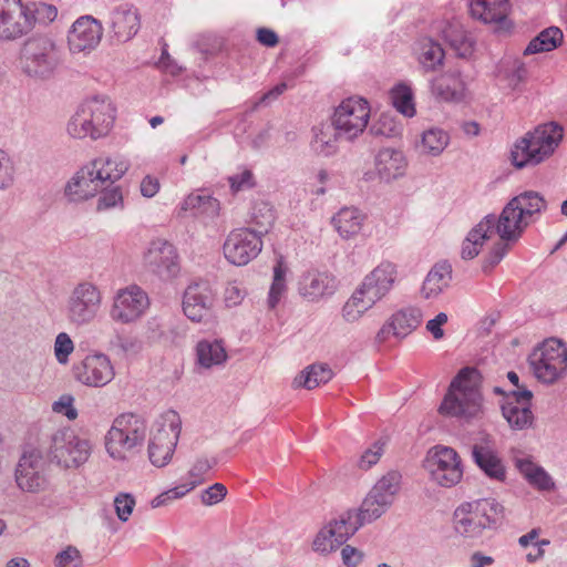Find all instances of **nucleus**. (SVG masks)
Here are the masks:
<instances>
[{"instance_id":"obj_1","label":"nucleus","mask_w":567,"mask_h":567,"mask_svg":"<svg viewBox=\"0 0 567 567\" xmlns=\"http://www.w3.org/2000/svg\"><path fill=\"white\" fill-rule=\"evenodd\" d=\"M481 374L473 367H465L452 380L439 408L440 414L470 422L482 411V394L478 388Z\"/></svg>"},{"instance_id":"obj_2","label":"nucleus","mask_w":567,"mask_h":567,"mask_svg":"<svg viewBox=\"0 0 567 567\" xmlns=\"http://www.w3.org/2000/svg\"><path fill=\"white\" fill-rule=\"evenodd\" d=\"M63 62L62 49L49 37L29 38L19 51L17 70L33 82L53 79Z\"/></svg>"},{"instance_id":"obj_3","label":"nucleus","mask_w":567,"mask_h":567,"mask_svg":"<svg viewBox=\"0 0 567 567\" xmlns=\"http://www.w3.org/2000/svg\"><path fill=\"white\" fill-rule=\"evenodd\" d=\"M505 508L494 498H482L460 505L454 512V528L467 538H477L484 529L497 528Z\"/></svg>"},{"instance_id":"obj_4","label":"nucleus","mask_w":567,"mask_h":567,"mask_svg":"<svg viewBox=\"0 0 567 567\" xmlns=\"http://www.w3.org/2000/svg\"><path fill=\"white\" fill-rule=\"evenodd\" d=\"M563 138V128L556 123L537 126L517 141L512 150V163L517 168L537 165L550 156Z\"/></svg>"},{"instance_id":"obj_5","label":"nucleus","mask_w":567,"mask_h":567,"mask_svg":"<svg viewBox=\"0 0 567 567\" xmlns=\"http://www.w3.org/2000/svg\"><path fill=\"white\" fill-rule=\"evenodd\" d=\"M115 110L105 96H94L83 102L71 118L68 131L78 138L93 140L105 136L113 126Z\"/></svg>"},{"instance_id":"obj_6","label":"nucleus","mask_w":567,"mask_h":567,"mask_svg":"<svg viewBox=\"0 0 567 567\" xmlns=\"http://www.w3.org/2000/svg\"><path fill=\"white\" fill-rule=\"evenodd\" d=\"M545 206L544 197L537 192L527 190L513 197L496 218V234L503 241H516L528 225L525 217L539 213Z\"/></svg>"},{"instance_id":"obj_7","label":"nucleus","mask_w":567,"mask_h":567,"mask_svg":"<svg viewBox=\"0 0 567 567\" xmlns=\"http://www.w3.org/2000/svg\"><path fill=\"white\" fill-rule=\"evenodd\" d=\"M146 435L145 422L133 413L117 416L105 436V447L111 457L123 460L125 453L142 445Z\"/></svg>"},{"instance_id":"obj_8","label":"nucleus","mask_w":567,"mask_h":567,"mask_svg":"<svg viewBox=\"0 0 567 567\" xmlns=\"http://www.w3.org/2000/svg\"><path fill=\"white\" fill-rule=\"evenodd\" d=\"M155 431L148 443V457L153 465L165 466L172 458L177 445L182 421L178 413L168 410L155 422Z\"/></svg>"},{"instance_id":"obj_9","label":"nucleus","mask_w":567,"mask_h":567,"mask_svg":"<svg viewBox=\"0 0 567 567\" xmlns=\"http://www.w3.org/2000/svg\"><path fill=\"white\" fill-rule=\"evenodd\" d=\"M102 305V293L96 285L81 281L70 291L65 303L68 320L76 326L91 323L97 316Z\"/></svg>"},{"instance_id":"obj_10","label":"nucleus","mask_w":567,"mask_h":567,"mask_svg":"<svg viewBox=\"0 0 567 567\" xmlns=\"http://www.w3.org/2000/svg\"><path fill=\"white\" fill-rule=\"evenodd\" d=\"M534 375L543 383H554L567 369V349L557 339L545 341L529 355Z\"/></svg>"},{"instance_id":"obj_11","label":"nucleus","mask_w":567,"mask_h":567,"mask_svg":"<svg viewBox=\"0 0 567 567\" xmlns=\"http://www.w3.org/2000/svg\"><path fill=\"white\" fill-rule=\"evenodd\" d=\"M91 450L89 440L76 436L71 429H61L52 435L50 456L65 468L78 467L87 461Z\"/></svg>"},{"instance_id":"obj_12","label":"nucleus","mask_w":567,"mask_h":567,"mask_svg":"<svg viewBox=\"0 0 567 567\" xmlns=\"http://www.w3.org/2000/svg\"><path fill=\"white\" fill-rule=\"evenodd\" d=\"M370 117V107L365 100L350 97L341 102L334 110L331 123L338 134L346 141L358 137L367 127Z\"/></svg>"},{"instance_id":"obj_13","label":"nucleus","mask_w":567,"mask_h":567,"mask_svg":"<svg viewBox=\"0 0 567 567\" xmlns=\"http://www.w3.org/2000/svg\"><path fill=\"white\" fill-rule=\"evenodd\" d=\"M261 248V238L250 228L230 231L223 246L225 258L236 266L247 265L259 255Z\"/></svg>"},{"instance_id":"obj_14","label":"nucleus","mask_w":567,"mask_h":567,"mask_svg":"<svg viewBox=\"0 0 567 567\" xmlns=\"http://www.w3.org/2000/svg\"><path fill=\"white\" fill-rule=\"evenodd\" d=\"M47 463L40 452L32 450L22 454L16 468L18 486L29 493H38L47 487Z\"/></svg>"},{"instance_id":"obj_15","label":"nucleus","mask_w":567,"mask_h":567,"mask_svg":"<svg viewBox=\"0 0 567 567\" xmlns=\"http://www.w3.org/2000/svg\"><path fill=\"white\" fill-rule=\"evenodd\" d=\"M426 467L433 481L444 487L457 484L463 475L456 451L447 446L437 447L435 453L427 457Z\"/></svg>"},{"instance_id":"obj_16","label":"nucleus","mask_w":567,"mask_h":567,"mask_svg":"<svg viewBox=\"0 0 567 567\" xmlns=\"http://www.w3.org/2000/svg\"><path fill=\"white\" fill-rule=\"evenodd\" d=\"M31 32L22 0H0V40L14 41Z\"/></svg>"},{"instance_id":"obj_17","label":"nucleus","mask_w":567,"mask_h":567,"mask_svg":"<svg viewBox=\"0 0 567 567\" xmlns=\"http://www.w3.org/2000/svg\"><path fill=\"white\" fill-rule=\"evenodd\" d=\"M147 307V295L140 287L130 286L117 292L110 316L114 321L131 323L138 319Z\"/></svg>"},{"instance_id":"obj_18","label":"nucleus","mask_w":567,"mask_h":567,"mask_svg":"<svg viewBox=\"0 0 567 567\" xmlns=\"http://www.w3.org/2000/svg\"><path fill=\"white\" fill-rule=\"evenodd\" d=\"M73 371L79 382L94 388L109 384L115 377L110 358L100 352L86 355L80 364L74 367Z\"/></svg>"},{"instance_id":"obj_19","label":"nucleus","mask_w":567,"mask_h":567,"mask_svg":"<svg viewBox=\"0 0 567 567\" xmlns=\"http://www.w3.org/2000/svg\"><path fill=\"white\" fill-rule=\"evenodd\" d=\"M396 278L395 266L391 262H382L367 275L361 285L355 289L373 307L392 289Z\"/></svg>"},{"instance_id":"obj_20","label":"nucleus","mask_w":567,"mask_h":567,"mask_svg":"<svg viewBox=\"0 0 567 567\" xmlns=\"http://www.w3.org/2000/svg\"><path fill=\"white\" fill-rule=\"evenodd\" d=\"M146 261L152 271L164 280L176 277L181 269L175 247L165 240L152 243L146 254Z\"/></svg>"},{"instance_id":"obj_21","label":"nucleus","mask_w":567,"mask_h":567,"mask_svg":"<svg viewBox=\"0 0 567 567\" xmlns=\"http://www.w3.org/2000/svg\"><path fill=\"white\" fill-rule=\"evenodd\" d=\"M140 28L138 10L132 3H121L110 12V33L116 42L130 41Z\"/></svg>"},{"instance_id":"obj_22","label":"nucleus","mask_w":567,"mask_h":567,"mask_svg":"<svg viewBox=\"0 0 567 567\" xmlns=\"http://www.w3.org/2000/svg\"><path fill=\"white\" fill-rule=\"evenodd\" d=\"M103 28L92 17H81L72 25L68 35L71 52L80 53L94 49L101 41Z\"/></svg>"},{"instance_id":"obj_23","label":"nucleus","mask_w":567,"mask_h":567,"mask_svg":"<svg viewBox=\"0 0 567 567\" xmlns=\"http://www.w3.org/2000/svg\"><path fill=\"white\" fill-rule=\"evenodd\" d=\"M213 292L205 281L194 282L187 287L183 298L185 316L195 322L205 320L213 306Z\"/></svg>"},{"instance_id":"obj_24","label":"nucleus","mask_w":567,"mask_h":567,"mask_svg":"<svg viewBox=\"0 0 567 567\" xmlns=\"http://www.w3.org/2000/svg\"><path fill=\"white\" fill-rule=\"evenodd\" d=\"M337 289L336 278L326 271H308L298 282L300 296L311 302L328 298Z\"/></svg>"},{"instance_id":"obj_25","label":"nucleus","mask_w":567,"mask_h":567,"mask_svg":"<svg viewBox=\"0 0 567 567\" xmlns=\"http://www.w3.org/2000/svg\"><path fill=\"white\" fill-rule=\"evenodd\" d=\"M511 4L508 0H471L470 12L474 19L484 23H496L498 30H509L507 20Z\"/></svg>"},{"instance_id":"obj_26","label":"nucleus","mask_w":567,"mask_h":567,"mask_svg":"<svg viewBox=\"0 0 567 567\" xmlns=\"http://www.w3.org/2000/svg\"><path fill=\"white\" fill-rule=\"evenodd\" d=\"M90 168V165L82 167L65 185L64 194L70 202L86 200L95 196L100 188H102L99 181L95 179L93 171Z\"/></svg>"},{"instance_id":"obj_27","label":"nucleus","mask_w":567,"mask_h":567,"mask_svg":"<svg viewBox=\"0 0 567 567\" xmlns=\"http://www.w3.org/2000/svg\"><path fill=\"white\" fill-rule=\"evenodd\" d=\"M496 216L494 214L486 215L471 231L462 245L461 256L465 260L475 258L483 247L484 243L491 238L494 230L496 231Z\"/></svg>"},{"instance_id":"obj_28","label":"nucleus","mask_w":567,"mask_h":567,"mask_svg":"<svg viewBox=\"0 0 567 567\" xmlns=\"http://www.w3.org/2000/svg\"><path fill=\"white\" fill-rule=\"evenodd\" d=\"M472 457L480 470L491 480L504 482L506 468L497 453L487 443L472 446Z\"/></svg>"},{"instance_id":"obj_29","label":"nucleus","mask_w":567,"mask_h":567,"mask_svg":"<svg viewBox=\"0 0 567 567\" xmlns=\"http://www.w3.org/2000/svg\"><path fill=\"white\" fill-rule=\"evenodd\" d=\"M464 89V82L458 71L446 72L431 81L432 94L443 102L461 101Z\"/></svg>"},{"instance_id":"obj_30","label":"nucleus","mask_w":567,"mask_h":567,"mask_svg":"<svg viewBox=\"0 0 567 567\" xmlns=\"http://www.w3.org/2000/svg\"><path fill=\"white\" fill-rule=\"evenodd\" d=\"M406 162L402 152L393 148L380 150L375 156V169L382 181L391 182L404 174Z\"/></svg>"},{"instance_id":"obj_31","label":"nucleus","mask_w":567,"mask_h":567,"mask_svg":"<svg viewBox=\"0 0 567 567\" xmlns=\"http://www.w3.org/2000/svg\"><path fill=\"white\" fill-rule=\"evenodd\" d=\"M451 279V265L447 261L435 264L423 282L421 290L423 297L426 299L437 297L449 286Z\"/></svg>"},{"instance_id":"obj_32","label":"nucleus","mask_w":567,"mask_h":567,"mask_svg":"<svg viewBox=\"0 0 567 567\" xmlns=\"http://www.w3.org/2000/svg\"><path fill=\"white\" fill-rule=\"evenodd\" d=\"M343 140L332 123L321 124L313 128V138L311 141L312 151L324 157L334 155L338 152V141Z\"/></svg>"},{"instance_id":"obj_33","label":"nucleus","mask_w":567,"mask_h":567,"mask_svg":"<svg viewBox=\"0 0 567 567\" xmlns=\"http://www.w3.org/2000/svg\"><path fill=\"white\" fill-rule=\"evenodd\" d=\"M227 360L226 349L220 340H200L196 346V362L204 369L221 365Z\"/></svg>"},{"instance_id":"obj_34","label":"nucleus","mask_w":567,"mask_h":567,"mask_svg":"<svg viewBox=\"0 0 567 567\" xmlns=\"http://www.w3.org/2000/svg\"><path fill=\"white\" fill-rule=\"evenodd\" d=\"M95 179L99 181L101 187L110 183L113 184L120 179L128 169V163L122 159L96 158L90 164Z\"/></svg>"},{"instance_id":"obj_35","label":"nucleus","mask_w":567,"mask_h":567,"mask_svg":"<svg viewBox=\"0 0 567 567\" xmlns=\"http://www.w3.org/2000/svg\"><path fill=\"white\" fill-rule=\"evenodd\" d=\"M327 526L330 528V535L336 537L337 544L343 545L363 524L357 515V511L349 509L341 513Z\"/></svg>"},{"instance_id":"obj_36","label":"nucleus","mask_w":567,"mask_h":567,"mask_svg":"<svg viewBox=\"0 0 567 567\" xmlns=\"http://www.w3.org/2000/svg\"><path fill=\"white\" fill-rule=\"evenodd\" d=\"M390 321L392 326V334L402 339L420 326L422 321V311L416 307H408L393 313Z\"/></svg>"},{"instance_id":"obj_37","label":"nucleus","mask_w":567,"mask_h":567,"mask_svg":"<svg viewBox=\"0 0 567 567\" xmlns=\"http://www.w3.org/2000/svg\"><path fill=\"white\" fill-rule=\"evenodd\" d=\"M364 216L353 207L341 208L332 218V224L342 238L359 234Z\"/></svg>"},{"instance_id":"obj_38","label":"nucleus","mask_w":567,"mask_h":567,"mask_svg":"<svg viewBox=\"0 0 567 567\" xmlns=\"http://www.w3.org/2000/svg\"><path fill=\"white\" fill-rule=\"evenodd\" d=\"M181 210L190 212L193 216L213 218L218 215L219 202L206 194H190L182 203Z\"/></svg>"},{"instance_id":"obj_39","label":"nucleus","mask_w":567,"mask_h":567,"mask_svg":"<svg viewBox=\"0 0 567 567\" xmlns=\"http://www.w3.org/2000/svg\"><path fill=\"white\" fill-rule=\"evenodd\" d=\"M502 413L513 430H524L533 424L534 415L528 404L517 405L513 401H504Z\"/></svg>"},{"instance_id":"obj_40","label":"nucleus","mask_w":567,"mask_h":567,"mask_svg":"<svg viewBox=\"0 0 567 567\" xmlns=\"http://www.w3.org/2000/svg\"><path fill=\"white\" fill-rule=\"evenodd\" d=\"M563 38L564 35L559 28L549 27L530 40L524 50V55L553 51L561 43Z\"/></svg>"},{"instance_id":"obj_41","label":"nucleus","mask_w":567,"mask_h":567,"mask_svg":"<svg viewBox=\"0 0 567 567\" xmlns=\"http://www.w3.org/2000/svg\"><path fill=\"white\" fill-rule=\"evenodd\" d=\"M331 378L332 371L327 364H312L295 378L293 385L312 390L322 383L329 382Z\"/></svg>"},{"instance_id":"obj_42","label":"nucleus","mask_w":567,"mask_h":567,"mask_svg":"<svg viewBox=\"0 0 567 567\" xmlns=\"http://www.w3.org/2000/svg\"><path fill=\"white\" fill-rule=\"evenodd\" d=\"M516 466L529 484L542 491H549L554 487V482L548 473L540 466L535 465L527 458L516 460Z\"/></svg>"},{"instance_id":"obj_43","label":"nucleus","mask_w":567,"mask_h":567,"mask_svg":"<svg viewBox=\"0 0 567 567\" xmlns=\"http://www.w3.org/2000/svg\"><path fill=\"white\" fill-rule=\"evenodd\" d=\"M450 136L437 127H431L423 132L420 144L421 152L432 156L440 155L447 146Z\"/></svg>"},{"instance_id":"obj_44","label":"nucleus","mask_w":567,"mask_h":567,"mask_svg":"<svg viewBox=\"0 0 567 567\" xmlns=\"http://www.w3.org/2000/svg\"><path fill=\"white\" fill-rule=\"evenodd\" d=\"M444 50L440 43L424 39L420 43L419 62L425 71H434L443 63Z\"/></svg>"},{"instance_id":"obj_45","label":"nucleus","mask_w":567,"mask_h":567,"mask_svg":"<svg viewBox=\"0 0 567 567\" xmlns=\"http://www.w3.org/2000/svg\"><path fill=\"white\" fill-rule=\"evenodd\" d=\"M275 221V212L268 203H258L254 206L251 212V224L250 230L256 233L258 237L262 238L268 234Z\"/></svg>"},{"instance_id":"obj_46","label":"nucleus","mask_w":567,"mask_h":567,"mask_svg":"<svg viewBox=\"0 0 567 567\" xmlns=\"http://www.w3.org/2000/svg\"><path fill=\"white\" fill-rule=\"evenodd\" d=\"M391 505L372 493H369L363 499L357 515L362 520V524L371 523L381 517Z\"/></svg>"},{"instance_id":"obj_47","label":"nucleus","mask_w":567,"mask_h":567,"mask_svg":"<svg viewBox=\"0 0 567 567\" xmlns=\"http://www.w3.org/2000/svg\"><path fill=\"white\" fill-rule=\"evenodd\" d=\"M401 478L402 476L398 471H391L377 482L370 493L382 497V499L386 501L391 505L393 503L394 495L400 489Z\"/></svg>"},{"instance_id":"obj_48","label":"nucleus","mask_w":567,"mask_h":567,"mask_svg":"<svg viewBox=\"0 0 567 567\" xmlns=\"http://www.w3.org/2000/svg\"><path fill=\"white\" fill-rule=\"evenodd\" d=\"M27 8L28 18H30L31 31L39 24H48L55 20L58 9L52 4L43 2H29L24 3Z\"/></svg>"},{"instance_id":"obj_49","label":"nucleus","mask_w":567,"mask_h":567,"mask_svg":"<svg viewBox=\"0 0 567 567\" xmlns=\"http://www.w3.org/2000/svg\"><path fill=\"white\" fill-rule=\"evenodd\" d=\"M372 306L355 290L342 308V317L348 322L358 321Z\"/></svg>"},{"instance_id":"obj_50","label":"nucleus","mask_w":567,"mask_h":567,"mask_svg":"<svg viewBox=\"0 0 567 567\" xmlns=\"http://www.w3.org/2000/svg\"><path fill=\"white\" fill-rule=\"evenodd\" d=\"M285 275L286 268L282 260L279 259L274 267V281L271 284L268 296V306L270 309H274L278 305L282 293L286 290Z\"/></svg>"},{"instance_id":"obj_51","label":"nucleus","mask_w":567,"mask_h":567,"mask_svg":"<svg viewBox=\"0 0 567 567\" xmlns=\"http://www.w3.org/2000/svg\"><path fill=\"white\" fill-rule=\"evenodd\" d=\"M444 38L449 41L451 48L457 56L466 58L472 54L473 45L470 39L461 30H444Z\"/></svg>"},{"instance_id":"obj_52","label":"nucleus","mask_w":567,"mask_h":567,"mask_svg":"<svg viewBox=\"0 0 567 567\" xmlns=\"http://www.w3.org/2000/svg\"><path fill=\"white\" fill-rule=\"evenodd\" d=\"M393 105L405 116L412 117L415 114L411 90L405 85H399L392 94Z\"/></svg>"},{"instance_id":"obj_53","label":"nucleus","mask_w":567,"mask_h":567,"mask_svg":"<svg viewBox=\"0 0 567 567\" xmlns=\"http://www.w3.org/2000/svg\"><path fill=\"white\" fill-rule=\"evenodd\" d=\"M369 131L374 136L392 137L400 133V125L389 115L382 114Z\"/></svg>"},{"instance_id":"obj_54","label":"nucleus","mask_w":567,"mask_h":567,"mask_svg":"<svg viewBox=\"0 0 567 567\" xmlns=\"http://www.w3.org/2000/svg\"><path fill=\"white\" fill-rule=\"evenodd\" d=\"M388 439L380 437L372 447L368 449L360 457L358 465L362 470H369L372 465L377 464L384 452Z\"/></svg>"},{"instance_id":"obj_55","label":"nucleus","mask_w":567,"mask_h":567,"mask_svg":"<svg viewBox=\"0 0 567 567\" xmlns=\"http://www.w3.org/2000/svg\"><path fill=\"white\" fill-rule=\"evenodd\" d=\"M100 190L102 194L97 200V210L114 208L117 205L123 204V196L120 187L107 188L105 184L102 188H100Z\"/></svg>"},{"instance_id":"obj_56","label":"nucleus","mask_w":567,"mask_h":567,"mask_svg":"<svg viewBox=\"0 0 567 567\" xmlns=\"http://www.w3.org/2000/svg\"><path fill=\"white\" fill-rule=\"evenodd\" d=\"M16 168L11 157L0 150V190L8 189L14 182Z\"/></svg>"},{"instance_id":"obj_57","label":"nucleus","mask_w":567,"mask_h":567,"mask_svg":"<svg viewBox=\"0 0 567 567\" xmlns=\"http://www.w3.org/2000/svg\"><path fill=\"white\" fill-rule=\"evenodd\" d=\"M74 350V343L66 332H60L54 341V354L59 363L65 364Z\"/></svg>"},{"instance_id":"obj_58","label":"nucleus","mask_w":567,"mask_h":567,"mask_svg":"<svg viewBox=\"0 0 567 567\" xmlns=\"http://www.w3.org/2000/svg\"><path fill=\"white\" fill-rule=\"evenodd\" d=\"M330 528L328 526H324L316 536L313 540V550L321 553V554H328L330 551L336 550L338 547L341 546V544H337L336 537L330 535Z\"/></svg>"},{"instance_id":"obj_59","label":"nucleus","mask_w":567,"mask_h":567,"mask_svg":"<svg viewBox=\"0 0 567 567\" xmlns=\"http://www.w3.org/2000/svg\"><path fill=\"white\" fill-rule=\"evenodd\" d=\"M217 464L216 458L198 457L188 474L192 481L188 484H195V487L204 482V475Z\"/></svg>"},{"instance_id":"obj_60","label":"nucleus","mask_w":567,"mask_h":567,"mask_svg":"<svg viewBox=\"0 0 567 567\" xmlns=\"http://www.w3.org/2000/svg\"><path fill=\"white\" fill-rule=\"evenodd\" d=\"M115 512L121 522H126L135 506V499L133 495L127 493H121L114 498Z\"/></svg>"},{"instance_id":"obj_61","label":"nucleus","mask_w":567,"mask_h":567,"mask_svg":"<svg viewBox=\"0 0 567 567\" xmlns=\"http://www.w3.org/2000/svg\"><path fill=\"white\" fill-rule=\"evenodd\" d=\"M54 564L56 567H80L82 564L80 551L73 546H68L58 553Z\"/></svg>"},{"instance_id":"obj_62","label":"nucleus","mask_w":567,"mask_h":567,"mask_svg":"<svg viewBox=\"0 0 567 567\" xmlns=\"http://www.w3.org/2000/svg\"><path fill=\"white\" fill-rule=\"evenodd\" d=\"M508 250V244L498 241L494 245L492 250L485 257L482 269L484 272H489L496 265L501 262V260L505 257Z\"/></svg>"},{"instance_id":"obj_63","label":"nucleus","mask_w":567,"mask_h":567,"mask_svg":"<svg viewBox=\"0 0 567 567\" xmlns=\"http://www.w3.org/2000/svg\"><path fill=\"white\" fill-rule=\"evenodd\" d=\"M114 344L125 354H137L143 348V342L133 336H116Z\"/></svg>"},{"instance_id":"obj_64","label":"nucleus","mask_w":567,"mask_h":567,"mask_svg":"<svg viewBox=\"0 0 567 567\" xmlns=\"http://www.w3.org/2000/svg\"><path fill=\"white\" fill-rule=\"evenodd\" d=\"M527 76V69L520 60H515L512 68L506 71L507 85L511 89L518 86Z\"/></svg>"}]
</instances>
